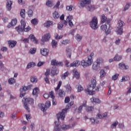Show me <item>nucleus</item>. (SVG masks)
<instances>
[{"mask_svg":"<svg viewBox=\"0 0 131 131\" xmlns=\"http://www.w3.org/2000/svg\"><path fill=\"white\" fill-rule=\"evenodd\" d=\"M96 85H97V81L95 79H93L91 80V83L90 85L89 88L84 89V92L86 94H88L90 95H95V92L93 90L96 88Z\"/></svg>","mask_w":131,"mask_h":131,"instance_id":"nucleus-1","label":"nucleus"},{"mask_svg":"<svg viewBox=\"0 0 131 131\" xmlns=\"http://www.w3.org/2000/svg\"><path fill=\"white\" fill-rule=\"evenodd\" d=\"M93 57H94V53H91V54L88 57L87 61H85L84 59L81 61V65L83 67V68L89 67L93 64Z\"/></svg>","mask_w":131,"mask_h":131,"instance_id":"nucleus-2","label":"nucleus"},{"mask_svg":"<svg viewBox=\"0 0 131 131\" xmlns=\"http://www.w3.org/2000/svg\"><path fill=\"white\" fill-rule=\"evenodd\" d=\"M110 22H111V20H107V25H102L100 27V29L103 30V31H105V33H106V35L110 34L111 33V26Z\"/></svg>","mask_w":131,"mask_h":131,"instance_id":"nucleus-3","label":"nucleus"},{"mask_svg":"<svg viewBox=\"0 0 131 131\" xmlns=\"http://www.w3.org/2000/svg\"><path fill=\"white\" fill-rule=\"evenodd\" d=\"M21 26H18L15 27V30L18 33H21V32H23L24 31V27L26 26V23H25V20L24 19H21L20 21Z\"/></svg>","mask_w":131,"mask_h":131,"instance_id":"nucleus-4","label":"nucleus"},{"mask_svg":"<svg viewBox=\"0 0 131 131\" xmlns=\"http://www.w3.org/2000/svg\"><path fill=\"white\" fill-rule=\"evenodd\" d=\"M90 26L92 29H97L98 28V18L94 16L92 21L90 23Z\"/></svg>","mask_w":131,"mask_h":131,"instance_id":"nucleus-5","label":"nucleus"},{"mask_svg":"<svg viewBox=\"0 0 131 131\" xmlns=\"http://www.w3.org/2000/svg\"><path fill=\"white\" fill-rule=\"evenodd\" d=\"M67 110H68V109L64 108L62 110L61 113H59L57 115V118L58 121H59L60 119L64 120L65 119V114L67 113Z\"/></svg>","mask_w":131,"mask_h":131,"instance_id":"nucleus-6","label":"nucleus"},{"mask_svg":"<svg viewBox=\"0 0 131 131\" xmlns=\"http://www.w3.org/2000/svg\"><path fill=\"white\" fill-rule=\"evenodd\" d=\"M23 101H25L26 102L24 103V106L25 109L29 112V107H28V105L27 104V103H29V102H31V103H33L34 100L33 99L30 98H24L23 99Z\"/></svg>","mask_w":131,"mask_h":131,"instance_id":"nucleus-7","label":"nucleus"},{"mask_svg":"<svg viewBox=\"0 0 131 131\" xmlns=\"http://www.w3.org/2000/svg\"><path fill=\"white\" fill-rule=\"evenodd\" d=\"M30 86H22L20 89V98H23L24 96L26 94V91H28L29 89H30Z\"/></svg>","mask_w":131,"mask_h":131,"instance_id":"nucleus-8","label":"nucleus"},{"mask_svg":"<svg viewBox=\"0 0 131 131\" xmlns=\"http://www.w3.org/2000/svg\"><path fill=\"white\" fill-rule=\"evenodd\" d=\"M51 106V101H47L45 104H41V111L45 112L46 110H48V108H50Z\"/></svg>","mask_w":131,"mask_h":131,"instance_id":"nucleus-9","label":"nucleus"},{"mask_svg":"<svg viewBox=\"0 0 131 131\" xmlns=\"http://www.w3.org/2000/svg\"><path fill=\"white\" fill-rule=\"evenodd\" d=\"M50 38H51V34H50V33L46 34L42 37L41 45H43V42H46V41H49Z\"/></svg>","mask_w":131,"mask_h":131,"instance_id":"nucleus-10","label":"nucleus"},{"mask_svg":"<svg viewBox=\"0 0 131 131\" xmlns=\"http://www.w3.org/2000/svg\"><path fill=\"white\" fill-rule=\"evenodd\" d=\"M79 1L81 2L79 5V8H84V7H85V6H86V5H89V4H91V0H79Z\"/></svg>","mask_w":131,"mask_h":131,"instance_id":"nucleus-11","label":"nucleus"},{"mask_svg":"<svg viewBox=\"0 0 131 131\" xmlns=\"http://www.w3.org/2000/svg\"><path fill=\"white\" fill-rule=\"evenodd\" d=\"M59 73V70L56 68V67H53L51 69V76H55Z\"/></svg>","mask_w":131,"mask_h":131,"instance_id":"nucleus-12","label":"nucleus"},{"mask_svg":"<svg viewBox=\"0 0 131 131\" xmlns=\"http://www.w3.org/2000/svg\"><path fill=\"white\" fill-rule=\"evenodd\" d=\"M73 78L75 77L76 79H79V78L80 77V75L79 74V73H78V71L76 69L73 70Z\"/></svg>","mask_w":131,"mask_h":131,"instance_id":"nucleus-13","label":"nucleus"},{"mask_svg":"<svg viewBox=\"0 0 131 131\" xmlns=\"http://www.w3.org/2000/svg\"><path fill=\"white\" fill-rule=\"evenodd\" d=\"M85 7H86V9L88 11L90 12H93V11H94L95 9H96L94 5H90V4H87Z\"/></svg>","mask_w":131,"mask_h":131,"instance_id":"nucleus-14","label":"nucleus"},{"mask_svg":"<svg viewBox=\"0 0 131 131\" xmlns=\"http://www.w3.org/2000/svg\"><path fill=\"white\" fill-rule=\"evenodd\" d=\"M29 38H30V39H31V41L32 42H34V43H38V40H37V39H36V38H35L34 35H33V34L30 35L29 36Z\"/></svg>","mask_w":131,"mask_h":131,"instance_id":"nucleus-15","label":"nucleus"},{"mask_svg":"<svg viewBox=\"0 0 131 131\" xmlns=\"http://www.w3.org/2000/svg\"><path fill=\"white\" fill-rule=\"evenodd\" d=\"M12 5H13V1H8L6 4V9L7 11H11L12 10Z\"/></svg>","mask_w":131,"mask_h":131,"instance_id":"nucleus-16","label":"nucleus"},{"mask_svg":"<svg viewBox=\"0 0 131 131\" xmlns=\"http://www.w3.org/2000/svg\"><path fill=\"white\" fill-rule=\"evenodd\" d=\"M8 44L9 45V48L13 49V48H15L16 45H17V41L14 40H9L8 41Z\"/></svg>","mask_w":131,"mask_h":131,"instance_id":"nucleus-17","label":"nucleus"},{"mask_svg":"<svg viewBox=\"0 0 131 131\" xmlns=\"http://www.w3.org/2000/svg\"><path fill=\"white\" fill-rule=\"evenodd\" d=\"M91 101L93 104H100L101 103V100L96 97H92L91 98Z\"/></svg>","mask_w":131,"mask_h":131,"instance_id":"nucleus-18","label":"nucleus"},{"mask_svg":"<svg viewBox=\"0 0 131 131\" xmlns=\"http://www.w3.org/2000/svg\"><path fill=\"white\" fill-rule=\"evenodd\" d=\"M49 50H48V49H41L40 50V52L41 55H42V56H48V55H49Z\"/></svg>","mask_w":131,"mask_h":131,"instance_id":"nucleus-19","label":"nucleus"},{"mask_svg":"<svg viewBox=\"0 0 131 131\" xmlns=\"http://www.w3.org/2000/svg\"><path fill=\"white\" fill-rule=\"evenodd\" d=\"M72 19H73V17L71 15L68 16L67 18V21H68L69 22V25L71 27H72V26H73V23L71 20Z\"/></svg>","mask_w":131,"mask_h":131,"instance_id":"nucleus-20","label":"nucleus"},{"mask_svg":"<svg viewBox=\"0 0 131 131\" xmlns=\"http://www.w3.org/2000/svg\"><path fill=\"white\" fill-rule=\"evenodd\" d=\"M119 67L120 69L122 70H124L126 69H128V66H126L124 63L121 62L119 64Z\"/></svg>","mask_w":131,"mask_h":131,"instance_id":"nucleus-21","label":"nucleus"},{"mask_svg":"<svg viewBox=\"0 0 131 131\" xmlns=\"http://www.w3.org/2000/svg\"><path fill=\"white\" fill-rule=\"evenodd\" d=\"M80 65V62L78 60H76L74 61L73 63H71V67H77Z\"/></svg>","mask_w":131,"mask_h":131,"instance_id":"nucleus-22","label":"nucleus"},{"mask_svg":"<svg viewBox=\"0 0 131 131\" xmlns=\"http://www.w3.org/2000/svg\"><path fill=\"white\" fill-rule=\"evenodd\" d=\"M71 128V125L69 124V125H66V124H63L61 126V128L62 129V130H67V129H69V128Z\"/></svg>","mask_w":131,"mask_h":131,"instance_id":"nucleus-23","label":"nucleus"},{"mask_svg":"<svg viewBox=\"0 0 131 131\" xmlns=\"http://www.w3.org/2000/svg\"><path fill=\"white\" fill-rule=\"evenodd\" d=\"M95 108L93 106H86L85 107V111L88 112L89 113H92L93 111H94Z\"/></svg>","mask_w":131,"mask_h":131,"instance_id":"nucleus-24","label":"nucleus"},{"mask_svg":"<svg viewBox=\"0 0 131 131\" xmlns=\"http://www.w3.org/2000/svg\"><path fill=\"white\" fill-rule=\"evenodd\" d=\"M123 29H122V28L117 27L116 29V32H117V33H118L120 35H121V34H122V33H123Z\"/></svg>","mask_w":131,"mask_h":131,"instance_id":"nucleus-25","label":"nucleus"},{"mask_svg":"<svg viewBox=\"0 0 131 131\" xmlns=\"http://www.w3.org/2000/svg\"><path fill=\"white\" fill-rule=\"evenodd\" d=\"M101 23H105V22H106V24H107V21H111L110 19H107V17H106L105 16V15L104 14H102L101 15Z\"/></svg>","mask_w":131,"mask_h":131,"instance_id":"nucleus-26","label":"nucleus"},{"mask_svg":"<svg viewBox=\"0 0 131 131\" xmlns=\"http://www.w3.org/2000/svg\"><path fill=\"white\" fill-rule=\"evenodd\" d=\"M58 95L60 98H64V97H65V92L62 90H59L58 91Z\"/></svg>","mask_w":131,"mask_h":131,"instance_id":"nucleus-27","label":"nucleus"},{"mask_svg":"<svg viewBox=\"0 0 131 131\" xmlns=\"http://www.w3.org/2000/svg\"><path fill=\"white\" fill-rule=\"evenodd\" d=\"M100 78H103V77H105L106 76V72H105V70H101L100 71Z\"/></svg>","mask_w":131,"mask_h":131,"instance_id":"nucleus-28","label":"nucleus"},{"mask_svg":"<svg viewBox=\"0 0 131 131\" xmlns=\"http://www.w3.org/2000/svg\"><path fill=\"white\" fill-rule=\"evenodd\" d=\"M53 25V21H48L44 24L45 27H46L47 28H49L50 26Z\"/></svg>","mask_w":131,"mask_h":131,"instance_id":"nucleus-29","label":"nucleus"},{"mask_svg":"<svg viewBox=\"0 0 131 131\" xmlns=\"http://www.w3.org/2000/svg\"><path fill=\"white\" fill-rule=\"evenodd\" d=\"M51 45L53 49H56V48H57V46H58V42H57V41H56L55 40H52Z\"/></svg>","mask_w":131,"mask_h":131,"instance_id":"nucleus-30","label":"nucleus"},{"mask_svg":"<svg viewBox=\"0 0 131 131\" xmlns=\"http://www.w3.org/2000/svg\"><path fill=\"white\" fill-rule=\"evenodd\" d=\"M53 17L54 18V19H58L60 17V15L57 11H55L53 13Z\"/></svg>","mask_w":131,"mask_h":131,"instance_id":"nucleus-31","label":"nucleus"},{"mask_svg":"<svg viewBox=\"0 0 131 131\" xmlns=\"http://www.w3.org/2000/svg\"><path fill=\"white\" fill-rule=\"evenodd\" d=\"M55 38L56 40H59V39H62L63 38V35H59L57 33L55 34Z\"/></svg>","mask_w":131,"mask_h":131,"instance_id":"nucleus-32","label":"nucleus"},{"mask_svg":"<svg viewBox=\"0 0 131 131\" xmlns=\"http://www.w3.org/2000/svg\"><path fill=\"white\" fill-rule=\"evenodd\" d=\"M122 59V56L121 55H116L114 57V61H120Z\"/></svg>","mask_w":131,"mask_h":131,"instance_id":"nucleus-33","label":"nucleus"},{"mask_svg":"<svg viewBox=\"0 0 131 131\" xmlns=\"http://www.w3.org/2000/svg\"><path fill=\"white\" fill-rule=\"evenodd\" d=\"M99 65L97 62H94V64L92 66V68L94 70H98L99 69Z\"/></svg>","mask_w":131,"mask_h":131,"instance_id":"nucleus-34","label":"nucleus"},{"mask_svg":"<svg viewBox=\"0 0 131 131\" xmlns=\"http://www.w3.org/2000/svg\"><path fill=\"white\" fill-rule=\"evenodd\" d=\"M124 25V23L122 20H120L118 21V27H120L121 28H122V27H123Z\"/></svg>","mask_w":131,"mask_h":131,"instance_id":"nucleus-35","label":"nucleus"},{"mask_svg":"<svg viewBox=\"0 0 131 131\" xmlns=\"http://www.w3.org/2000/svg\"><path fill=\"white\" fill-rule=\"evenodd\" d=\"M103 60L102 58H98L96 60L95 62L97 63L98 65H100V64H102L103 63Z\"/></svg>","mask_w":131,"mask_h":131,"instance_id":"nucleus-36","label":"nucleus"},{"mask_svg":"<svg viewBox=\"0 0 131 131\" xmlns=\"http://www.w3.org/2000/svg\"><path fill=\"white\" fill-rule=\"evenodd\" d=\"M9 84H13L16 83V80L14 78H10L8 80Z\"/></svg>","mask_w":131,"mask_h":131,"instance_id":"nucleus-37","label":"nucleus"},{"mask_svg":"<svg viewBox=\"0 0 131 131\" xmlns=\"http://www.w3.org/2000/svg\"><path fill=\"white\" fill-rule=\"evenodd\" d=\"M34 66H35V63L33 62H30L28 64L27 68H28V69H29V68H31V67H34Z\"/></svg>","mask_w":131,"mask_h":131,"instance_id":"nucleus-38","label":"nucleus"},{"mask_svg":"<svg viewBox=\"0 0 131 131\" xmlns=\"http://www.w3.org/2000/svg\"><path fill=\"white\" fill-rule=\"evenodd\" d=\"M66 92H67V93H71L72 89L71 88V86H70V85H67L66 86Z\"/></svg>","mask_w":131,"mask_h":131,"instance_id":"nucleus-39","label":"nucleus"},{"mask_svg":"<svg viewBox=\"0 0 131 131\" xmlns=\"http://www.w3.org/2000/svg\"><path fill=\"white\" fill-rule=\"evenodd\" d=\"M121 81H127V80H129V76H124L122 77V79L121 80Z\"/></svg>","mask_w":131,"mask_h":131,"instance_id":"nucleus-40","label":"nucleus"},{"mask_svg":"<svg viewBox=\"0 0 131 131\" xmlns=\"http://www.w3.org/2000/svg\"><path fill=\"white\" fill-rule=\"evenodd\" d=\"M55 126L54 127V129L53 131H61L60 130V128H59V125L57 124V121H55Z\"/></svg>","mask_w":131,"mask_h":131,"instance_id":"nucleus-41","label":"nucleus"},{"mask_svg":"<svg viewBox=\"0 0 131 131\" xmlns=\"http://www.w3.org/2000/svg\"><path fill=\"white\" fill-rule=\"evenodd\" d=\"M117 124H118V121H116L113 123V124L111 125V127H112V128H116Z\"/></svg>","mask_w":131,"mask_h":131,"instance_id":"nucleus-42","label":"nucleus"},{"mask_svg":"<svg viewBox=\"0 0 131 131\" xmlns=\"http://www.w3.org/2000/svg\"><path fill=\"white\" fill-rule=\"evenodd\" d=\"M38 92H39V89H38L37 88H36L33 90L32 94L33 95H36Z\"/></svg>","mask_w":131,"mask_h":131,"instance_id":"nucleus-43","label":"nucleus"},{"mask_svg":"<svg viewBox=\"0 0 131 131\" xmlns=\"http://www.w3.org/2000/svg\"><path fill=\"white\" fill-rule=\"evenodd\" d=\"M76 39L77 40V41H80V40L82 39V36L79 34H77L76 35Z\"/></svg>","mask_w":131,"mask_h":131,"instance_id":"nucleus-44","label":"nucleus"},{"mask_svg":"<svg viewBox=\"0 0 131 131\" xmlns=\"http://www.w3.org/2000/svg\"><path fill=\"white\" fill-rule=\"evenodd\" d=\"M76 88L78 92H82V91L83 90V88L81 85H78L76 86Z\"/></svg>","mask_w":131,"mask_h":131,"instance_id":"nucleus-45","label":"nucleus"},{"mask_svg":"<svg viewBox=\"0 0 131 131\" xmlns=\"http://www.w3.org/2000/svg\"><path fill=\"white\" fill-rule=\"evenodd\" d=\"M31 23L33 25H37V24H38V21L37 20V19L34 18L31 20Z\"/></svg>","mask_w":131,"mask_h":131,"instance_id":"nucleus-46","label":"nucleus"},{"mask_svg":"<svg viewBox=\"0 0 131 131\" xmlns=\"http://www.w3.org/2000/svg\"><path fill=\"white\" fill-rule=\"evenodd\" d=\"M69 75V73L68 72H67L64 73L63 74L61 75V78L62 79H65L67 76Z\"/></svg>","mask_w":131,"mask_h":131,"instance_id":"nucleus-47","label":"nucleus"},{"mask_svg":"<svg viewBox=\"0 0 131 131\" xmlns=\"http://www.w3.org/2000/svg\"><path fill=\"white\" fill-rule=\"evenodd\" d=\"M20 16L22 18H25V9L20 11Z\"/></svg>","mask_w":131,"mask_h":131,"instance_id":"nucleus-48","label":"nucleus"},{"mask_svg":"<svg viewBox=\"0 0 131 131\" xmlns=\"http://www.w3.org/2000/svg\"><path fill=\"white\" fill-rule=\"evenodd\" d=\"M69 42H70V41L68 39L63 40L61 41V43H62V45H68Z\"/></svg>","mask_w":131,"mask_h":131,"instance_id":"nucleus-49","label":"nucleus"},{"mask_svg":"<svg viewBox=\"0 0 131 131\" xmlns=\"http://www.w3.org/2000/svg\"><path fill=\"white\" fill-rule=\"evenodd\" d=\"M17 19L14 18L11 20V23L12 24V26H15L16 24H17Z\"/></svg>","mask_w":131,"mask_h":131,"instance_id":"nucleus-50","label":"nucleus"},{"mask_svg":"<svg viewBox=\"0 0 131 131\" xmlns=\"http://www.w3.org/2000/svg\"><path fill=\"white\" fill-rule=\"evenodd\" d=\"M118 76H119V74H116L114 76H112V79L113 80H116L118 78Z\"/></svg>","mask_w":131,"mask_h":131,"instance_id":"nucleus-51","label":"nucleus"},{"mask_svg":"<svg viewBox=\"0 0 131 131\" xmlns=\"http://www.w3.org/2000/svg\"><path fill=\"white\" fill-rule=\"evenodd\" d=\"M57 28L59 30H62V29L63 28V24H62L61 22H60L58 24Z\"/></svg>","mask_w":131,"mask_h":131,"instance_id":"nucleus-52","label":"nucleus"},{"mask_svg":"<svg viewBox=\"0 0 131 131\" xmlns=\"http://www.w3.org/2000/svg\"><path fill=\"white\" fill-rule=\"evenodd\" d=\"M61 85H62V81H60L58 84L57 88L55 89V91H58L59 89H60V88L61 87Z\"/></svg>","mask_w":131,"mask_h":131,"instance_id":"nucleus-53","label":"nucleus"},{"mask_svg":"<svg viewBox=\"0 0 131 131\" xmlns=\"http://www.w3.org/2000/svg\"><path fill=\"white\" fill-rule=\"evenodd\" d=\"M52 5H53V2L51 0H48L46 2V5L48 7H52Z\"/></svg>","mask_w":131,"mask_h":131,"instance_id":"nucleus-54","label":"nucleus"},{"mask_svg":"<svg viewBox=\"0 0 131 131\" xmlns=\"http://www.w3.org/2000/svg\"><path fill=\"white\" fill-rule=\"evenodd\" d=\"M51 64L56 66V65H59V63L56 60H51Z\"/></svg>","mask_w":131,"mask_h":131,"instance_id":"nucleus-55","label":"nucleus"},{"mask_svg":"<svg viewBox=\"0 0 131 131\" xmlns=\"http://www.w3.org/2000/svg\"><path fill=\"white\" fill-rule=\"evenodd\" d=\"M31 30V28L29 26H28L27 28H25V27L24 28V31L25 32H28V31H30Z\"/></svg>","mask_w":131,"mask_h":131,"instance_id":"nucleus-56","label":"nucleus"},{"mask_svg":"<svg viewBox=\"0 0 131 131\" xmlns=\"http://www.w3.org/2000/svg\"><path fill=\"white\" fill-rule=\"evenodd\" d=\"M129 7H130V4L127 3L124 7V11H126L129 9Z\"/></svg>","mask_w":131,"mask_h":131,"instance_id":"nucleus-57","label":"nucleus"},{"mask_svg":"<svg viewBox=\"0 0 131 131\" xmlns=\"http://www.w3.org/2000/svg\"><path fill=\"white\" fill-rule=\"evenodd\" d=\"M31 81L32 82H37V78L35 77H32L31 78Z\"/></svg>","mask_w":131,"mask_h":131,"instance_id":"nucleus-58","label":"nucleus"},{"mask_svg":"<svg viewBox=\"0 0 131 131\" xmlns=\"http://www.w3.org/2000/svg\"><path fill=\"white\" fill-rule=\"evenodd\" d=\"M36 52V49L35 48H32L30 50V54H35Z\"/></svg>","mask_w":131,"mask_h":131,"instance_id":"nucleus-59","label":"nucleus"},{"mask_svg":"<svg viewBox=\"0 0 131 131\" xmlns=\"http://www.w3.org/2000/svg\"><path fill=\"white\" fill-rule=\"evenodd\" d=\"M28 15L29 16V17H32V15H33V12L32 11V10H29L28 11Z\"/></svg>","mask_w":131,"mask_h":131,"instance_id":"nucleus-60","label":"nucleus"},{"mask_svg":"<svg viewBox=\"0 0 131 131\" xmlns=\"http://www.w3.org/2000/svg\"><path fill=\"white\" fill-rule=\"evenodd\" d=\"M49 95H50L51 99H55V96L54 95V92H53V91L50 92L49 93Z\"/></svg>","mask_w":131,"mask_h":131,"instance_id":"nucleus-61","label":"nucleus"},{"mask_svg":"<svg viewBox=\"0 0 131 131\" xmlns=\"http://www.w3.org/2000/svg\"><path fill=\"white\" fill-rule=\"evenodd\" d=\"M90 121L91 122V123H92V124H94L95 122H96V123H98V121H96V120H95V119L94 118H92L90 119Z\"/></svg>","mask_w":131,"mask_h":131,"instance_id":"nucleus-62","label":"nucleus"},{"mask_svg":"<svg viewBox=\"0 0 131 131\" xmlns=\"http://www.w3.org/2000/svg\"><path fill=\"white\" fill-rule=\"evenodd\" d=\"M72 6H67V11H72Z\"/></svg>","mask_w":131,"mask_h":131,"instance_id":"nucleus-63","label":"nucleus"},{"mask_svg":"<svg viewBox=\"0 0 131 131\" xmlns=\"http://www.w3.org/2000/svg\"><path fill=\"white\" fill-rule=\"evenodd\" d=\"M50 69H48V70H47V71H46V72L45 73V75H46V77H48V76H49V75H50Z\"/></svg>","mask_w":131,"mask_h":131,"instance_id":"nucleus-64","label":"nucleus"}]
</instances>
